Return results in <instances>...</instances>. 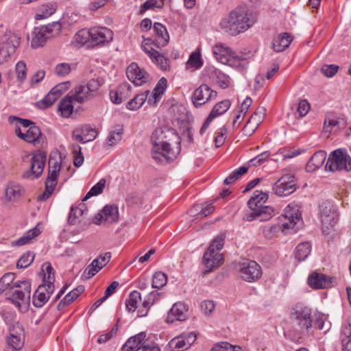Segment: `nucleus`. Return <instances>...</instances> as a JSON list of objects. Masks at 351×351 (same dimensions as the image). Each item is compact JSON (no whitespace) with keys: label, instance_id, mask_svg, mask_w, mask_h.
Segmentation results:
<instances>
[{"label":"nucleus","instance_id":"obj_1","mask_svg":"<svg viewBox=\"0 0 351 351\" xmlns=\"http://www.w3.org/2000/svg\"><path fill=\"white\" fill-rule=\"evenodd\" d=\"M152 158L158 162L175 159L180 152V137L173 130L156 129L152 135Z\"/></svg>","mask_w":351,"mask_h":351},{"label":"nucleus","instance_id":"obj_2","mask_svg":"<svg viewBox=\"0 0 351 351\" xmlns=\"http://www.w3.org/2000/svg\"><path fill=\"white\" fill-rule=\"evenodd\" d=\"M256 19L244 8H237L220 22V26L226 33L237 36L250 28Z\"/></svg>","mask_w":351,"mask_h":351},{"label":"nucleus","instance_id":"obj_3","mask_svg":"<svg viewBox=\"0 0 351 351\" xmlns=\"http://www.w3.org/2000/svg\"><path fill=\"white\" fill-rule=\"evenodd\" d=\"M281 226L277 224H267L263 228V234L265 238L271 239L282 229L286 233L287 230L293 229L302 221L300 207L295 203H291L286 206L283 214L280 217Z\"/></svg>","mask_w":351,"mask_h":351},{"label":"nucleus","instance_id":"obj_4","mask_svg":"<svg viewBox=\"0 0 351 351\" xmlns=\"http://www.w3.org/2000/svg\"><path fill=\"white\" fill-rule=\"evenodd\" d=\"M225 238V234L220 233L215 238L207 251L204 253L203 260L204 264L208 269L207 271H211L222 264L223 259L219 251L224 245Z\"/></svg>","mask_w":351,"mask_h":351},{"label":"nucleus","instance_id":"obj_5","mask_svg":"<svg viewBox=\"0 0 351 351\" xmlns=\"http://www.w3.org/2000/svg\"><path fill=\"white\" fill-rule=\"evenodd\" d=\"M312 313L311 307L302 302H298L291 307L289 318L300 330H308L312 326Z\"/></svg>","mask_w":351,"mask_h":351},{"label":"nucleus","instance_id":"obj_6","mask_svg":"<svg viewBox=\"0 0 351 351\" xmlns=\"http://www.w3.org/2000/svg\"><path fill=\"white\" fill-rule=\"evenodd\" d=\"M61 29L62 25L58 21L36 27L32 34V47L36 49L43 47L48 39L59 35Z\"/></svg>","mask_w":351,"mask_h":351},{"label":"nucleus","instance_id":"obj_7","mask_svg":"<svg viewBox=\"0 0 351 351\" xmlns=\"http://www.w3.org/2000/svg\"><path fill=\"white\" fill-rule=\"evenodd\" d=\"M12 294L9 299L19 308L22 306L26 308L31 299V282L29 280L16 281L12 287Z\"/></svg>","mask_w":351,"mask_h":351},{"label":"nucleus","instance_id":"obj_8","mask_svg":"<svg viewBox=\"0 0 351 351\" xmlns=\"http://www.w3.org/2000/svg\"><path fill=\"white\" fill-rule=\"evenodd\" d=\"M19 33L8 30L0 38V64H2L15 52L21 43Z\"/></svg>","mask_w":351,"mask_h":351},{"label":"nucleus","instance_id":"obj_9","mask_svg":"<svg viewBox=\"0 0 351 351\" xmlns=\"http://www.w3.org/2000/svg\"><path fill=\"white\" fill-rule=\"evenodd\" d=\"M325 169L330 171L351 170V158L345 149H337L329 156Z\"/></svg>","mask_w":351,"mask_h":351},{"label":"nucleus","instance_id":"obj_10","mask_svg":"<svg viewBox=\"0 0 351 351\" xmlns=\"http://www.w3.org/2000/svg\"><path fill=\"white\" fill-rule=\"evenodd\" d=\"M60 169V161L50 158L49 160V172L45 180V189L39 197V199L44 201L47 199L53 193L56 184Z\"/></svg>","mask_w":351,"mask_h":351},{"label":"nucleus","instance_id":"obj_11","mask_svg":"<svg viewBox=\"0 0 351 351\" xmlns=\"http://www.w3.org/2000/svg\"><path fill=\"white\" fill-rule=\"evenodd\" d=\"M60 169V161L50 158L49 160V172L45 180V189L39 197V199L44 201L47 199L53 193L56 184Z\"/></svg>","mask_w":351,"mask_h":351},{"label":"nucleus","instance_id":"obj_12","mask_svg":"<svg viewBox=\"0 0 351 351\" xmlns=\"http://www.w3.org/2000/svg\"><path fill=\"white\" fill-rule=\"evenodd\" d=\"M113 36L112 31L107 27L89 29V49L105 46L112 40Z\"/></svg>","mask_w":351,"mask_h":351},{"label":"nucleus","instance_id":"obj_13","mask_svg":"<svg viewBox=\"0 0 351 351\" xmlns=\"http://www.w3.org/2000/svg\"><path fill=\"white\" fill-rule=\"evenodd\" d=\"M319 210L322 232L325 234H328L339 220L338 215L330 203L321 204Z\"/></svg>","mask_w":351,"mask_h":351},{"label":"nucleus","instance_id":"obj_14","mask_svg":"<svg viewBox=\"0 0 351 351\" xmlns=\"http://www.w3.org/2000/svg\"><path fill=\"white\" fill-rule=\"evenodd\" d=\"M47 154L44 152H34L29 160V169L25 172L24 176L27 178L35 179L39 178L44 170Z\"/></svg>","mask_w":351,"mask_h":351},{"label":"nucleus","instance_id":"obj_15","mask_svg":"<svg viewBox=\"0 0 351 351\" xmlns=\"http://www.w3.org/2000/svg\"><path fill=\"white\" fill-rule=\"evenodd\" d=\"M239 276L246 282H254L262 276L261 267L254 261L243 262L239 265Z\"/></svg>","mask_w":351,"mask_h":351},{"label":"nucleus","instance_id":"obj_16","mask_svg":"<svg viewBox=\"0 0 351 351\" xmlns=\"http://www.w3.org/2000/svg\"><path fill=\"white\" fill-rule=\"evenodd\" d=\"M141 48L158 68L162 71L170 69V60L152 48L150 39L144 40Z\"/></svg>","mask_w":351,"mask_h":351},{"label":"nucleus","instance_id":"obj_17","mask_svg":"<svg viewBox=\"0 0 351 351\" xmlns=\"http://www.w3.org/2000/svg\"><path fill=\"white\" fill-rule=\"evenodd\" d=\"M197 333L184 332L173 338L168 343L171 351H183L189 349L196 341Z\"/></svg>","mask_w":351,"mask_h":351},{"label":"nucleus","instance_id":"obj_18","mask_svg":"<svg viewBox=\"0 0 351 351\" xmlns=\"http://www.w3.org/2000/svg\"><path fill=\"white\" fill-rule=\"evenodd\" d=\"M296 190L295 177L286 174L279 178L273 186V191L278 196H287Z\"/></svg>","mask_w":351,"mask_h":351},{"label":"nucleus","instance_id":"obj_19","mask_svg":"<svg viewBox=\"0 0 351 351\" xmlns=\"http://www.w3.org/2000/svg\"><path fill=\"white\" fill-rule=\"evenodd\" d=\"M217 93L206 84H201L192 95V102L195 107L206 104L208 101L215 99Z\"/></svg>","mask_w":351,"mask_h":351},{"label":"nucleus","instance_id":"obj_20","mask_svg":"<svg viewBox=\"0 0 351 351\" xmlns=\"http://www.w3.org/2000/svg\"><path fill=\"white\" fill-rule=\"evenodd\" d=\"M15 134L21 139L29 143H33L34 145H40L45 141V136L42 134L40 128L33 125L28 129L22 131L19 127L15 129Z\"/></svg>","mask_w":351,"mask_h":351},{"label":"nucleus","instance_id":"obj_21","mask_svg":"<svg viewBox=\"0 0 351 351\" xmlns=\"http://www.w3.org/2000/svg\"><path fill=\"white\" fill-rule=\"evenodd\" d=\"M95 223L97 225L108 226L117 223L119 220V210L114 205H106L103 209L95 217Z\"/></svg>","mask_w":351,"mask_h":351},{"label":"nucleus","instance_id":"obj_22","mask_svg":"<svg viewBox=\"0 0 351 351\" xmlns=\"http://www.w3.org/2000/svg\"><path fill=\"white\" fill-rule=\"evenodd\" d=\"M146 334L140 332L134 337H130L123 346V351H148L149 348L147 339H145Z\"/></svg>","mask_w":351,"mask_h":351},{"label":"nucleus","instance_id":"obj_23","mask_svg":"<svg viewBox=\"0 0 351 351\" xmlns=\"http://www.w3.org/2000/svg\"><path fill=\"white\" fill-rule=\"evenodd\" d=\"M126 75L128 80L136 86H141L149 79V74L135 62H132L128 66Z\"/></svg>","mask_w":351,"mask_h":351},{"label":"nucleus","instance_id":"obj_24","mask_svg":"<svg viewBox=\"0 0 351 351\" xmlns=\"http://www.w3.org/2000/svg\"><path fill=\"white\" fill-rule=\"evenodd\" d=\"M265 112L266 110L264 107H258L250 117L243 129V133L246 136H251L255 132L264 120Z\"/></svg>","mask_w":351,"mask_h":351},{"label":"nucleus","instance_id":"obj_25","mask_svg":"<svg viewBox=\"0 0 351 351\" xmlns=\"http://www.w3.org/2000/svg\"><path fill=\"white\" fill-rule=\"evenodd\" d=\"M167 86V80L165 77H161L155 88L151 92L145 90L144 93L147 96V102L149 106H156L161 99Z\"/></svg>","mask_w":351,"mask_h":351},{"label":"nucleus","instance_id":"obj_26","mask_svg":"<svg viewBox=\"0 0 351 351\" xmlns=\"http://www.w3.org/2000/svg\"><path fill=\"white\" fill-rule=\"evenodd\" d=\"M54 289L50 285H40L32 296V303L34 306L40 308L45 305L53 292Z\"/></svg>","mask_w":351,"mask_h":351},{"label":"nucleus","instance_id":"obj_27","mask_svg":"<svg viewBox=\"0 0 351 351\" xmlns=\"http://www.w3.org/2000/svg\"><path fill=\"white\" fill-rule=\"evenodd\" d=\"M188 308L182 302L175 303L167 315V322L173 323L176 321L183 322L187 319Z\"/></svg>","mask_w":351,"mask_h":351},{"label":"nucleus","instance_id":"obj_28","mask_svg":"<svg viewBox=\"0 0 351 351\" xmlns=\"http://www.w3.org/2000/svg\"><path fill=\"white\" fill-rule=\"evenodd\" d=\"M131 86L127 83L120 84L117 89L110 91V97L112 103L119 104L131 95Z\"/></svg>","mask_w":351,"mask_h":351},{"label":"nucleus","instance_id":"obj_29","mask_svg":"<svg viewBox=\"0 0 351 351\" xmlns=\"http://www.w3.org/2000/svg\"><path fill=\"white\" fill-rule=\"evenodd\" d=\"M212 51L215 59L220 63L226 64L234 51L225 44L219 43L213 45Z\"/></svg>","mask_w":351,"mask_h":351},{"label":"nucleus","instance_id":"obj_30","mask_svg":"<svg viewBox=\"0 0 351 351\" xmlns=\"http://www.w3.org/2000/svg\"><path fill=\"white\" fill-rule=\"evenodd\" d=\"M331 282L330 278L317 272L312 273L308 278V285L315 289L328 288L330 286Z\"/></svg>","mask_w":351,"mask_h":351},{"label":"nucleus","instance_id":"obj_31","mask_svg":"<svg viewBox=\"0 0 351 351\" xmlns=\"http://www.w3.org/2000/svg\"><path fill=\"white\" fill-rule=\"evenodd\" d=\"M268 197L269 195L267 192L256 190L252 197L248 200L247 205L249 208L252 212H254L265 207L264 204L267 201Z\"/></svg>","mask_w":351,"mask_h":351},{"label":"nucleus","instance_id":"obj_32","mask_svg":"<svg viewBox=\"0 0 351 351\" xmlns=\"http://www.w3.org/2000/svg\"><path fill=\"white\" fill-rule=\"evenodd\" d=\"M206 72L209 78L215 80L223 88L228 87L230 83V78L214 66H209L206 69Z\"/></svg>","mask_w":351,"mask_h":351},{"label":"nucleus","instance_id":"obj_33","mask_svg":"<svg viewBox=\"0 0 351 351\" xmlns=\"http://www.w3.org/2000/svg\"><path fill=\"white\" fill-rule=\"evenodd\" d=\"M274 215V209L271 206H266L256 211L252 212L247 215V219L248 221L257 219L259 221H266L271 219Z\"/></svg>","mask_w":351,"mask_h":351},{"label":"nucleus","instance_id":"obj_34","mask_svg":"<svg viewBox=\"0 0 351 351\" xmlns=\"http://www.w3.org/2000/svg\"><path fill=\"white\" fill-rule=\"evenodd\" d=\"M111 258V254L106 252L94 259L90 265H89V278L97 274Z\"/></svg>","mask_w":351,"mask_h":351},{"label":"nucleus","instance_id":"obj_35","mask_svg":"<svg viewBox=\"0 0 351 351\" xmlns=\"http://www.w3.org/2000/svg\"><path fill=\"white\" fill-rule=\"evenodd\" d=\"M72 97L66 96L62 99L58 104V110L60 112L62 117L69 118L73 113L75 106H77Z\"/></svg>","mask_w":351,"mask_h":351},{"label":"nucleus","instance_id":"obj_36","mask_svg":"<svg viewBox=\"0 0 351 351\" xmlns=\"http://www.w3.org/2000/svg\"><path fill=\"white\" fill-rule=\"evenodd\" d=\"M16 328L19 329V332L14 331V328L10 329V336L7 340L8 344L16 350L21 349L24 343V341L22 337L23 330L19 325H17Z\"/></svg>","mask_w":351,"mask_h":351},{"label":"nucleus","instance_id":"obj_37","mask_svg":"<svg viewBox=\"0 0 351 351\" xmlns=\"http://www.w3.org/2000/svg\"><path fill=\"white\" fill-rule=\"evenodd\" d=\"M293 38L288 33H282L276 36L273 41V48L277 52L286 49L291 44Z\"/></svg>","mask_w":351,"mask_h":351},{"label":"nucleus","instance_id":"obj_38","mask_svg":"<svg viewBox=\"0 0 351 351\" xmlns=\"http://www.w3.org/2000/svg\"><path fill=\"white\" fill-rule=\"evenodd\" d=\"M326 152L324 151L316 152L308 160L306 168L309 171H313L321 167L326 159Z\"/></svg>","mask_w":351,"mask_h":351},{"label":"nucleus","instance_id":"obj_39","mask_svg":"<svg viewBox=\"0 0 351 351\" xmlns=\"http://www.w3.org/2000/svg\"><path fill=\"white\" fill-rule=\"evenodd\" d=\"M41 269L43 273V283L42 285H50L54 289L55 272L51 265L48 262L45 263L42 265Z\"/></svg>","mask_w":351,"mask_h":351},{"label":"nucleus","instance_id":"obj_40","mask_svg":"<svg viewBox=\"0 0 351 351\" xmlns=\"http://www.w3.org/2000/svg\"><path fill=\"white\" fill-rule=\"evenodd\" d=\"M203 63L200 49L197 48L196 51L190 54L186 63V68L187 69L197 70L203 66Z\"/></svg>","mask_w":351,"mask_h":351},{"label":"nucleus","instance_id":"obj_41","mask_svg":"<svg viewBox=\"0 0 351 351\" xmlns=\"http://www.w3.org/2000/svg\"><path fill=\"white\" fill-rule=\"evenodd\" d=\"M41 233V230L37 225L34 228L26 232L19 239L13 241V245H24L31 243L32 240L38 236Z\"/></svg>","mask_w":351,"mask_h":351},{"label":"nucleus","instance_id":"obj_42","mask_svg":"<svg viewBox=\"0 0 351 351\" xmlns=\"http://www.w3.org/2000/svg\"><path fill=\"white\" fill-rule=\"evenodd\" d=\"M71 97H73L75 103L78 104L84 103L88 97V85L84 84L76 86Z\"/></svg>","mask_w":351,"mask_h":351},{"label":"nucleus","instance_id":"obj_43","mask_svg":"<svg viewBox=\"0 0 351 351\" xmlns=\"http://www.w3.org/2000/svg\"><path fill=\"white\" fill-rule=\"evenodd\" d=\"M153 29L156 34V42L162 46L166 45L169 42V34L165 27L161 23H156Z\"/></svg>","mask_w":351,"mask_h":351},{"label":"nucleus","instance_id":"obj_44","mask_svg":"<svg viewBox=\"0 0 351 351\" xmlns=\"http://www.w3.org/2000/svg\"><path fill=\"white\" fill-rule=\"evenodd\" d=\"M83 291V287L80 286L68 293L58 304V310H62L64 307L71 304Z\"/></svg>","mask_w":351,"mask_h":351},{"label":"nucleus","instance_id":"obj_45","mask_svg":"<svg viewBox=\"0 0 351 351\" xmlns=\"http://www.w3.org/2000/svg\"><path fill=\"white\" fill-rule=\"evenodd\" d=\"M226 64L237 69L239 71H243L246 69L247 61L245 58L238 56L234 51L230 58L228 62Z\"/></svg>","mask_w":351,"mask_h":351},{"label":"nucleus","instance_id":"obj_46","mask_svg":"<svg viewBox=\"0 0 351 351\" xmlns=\"http://www.w3.org/2000/svg\"><path fill=\"white\" fill-rule=\"evenodd\" d=\"M311 252V243L308 242H303L296 247L295 251V256L298 261H304L308 256Z\"/></svg>","mask_w":351,"mask_h":351},{"label":"nucleus","instance_id":"obj_47","mask_svg":"<svg viewBox=\"0 0 351 351\" xmlns=\"http://www.w3.org/2000/svg\"><path fill=\"white\" fill-rule=\"evenodd\" d=\"M231 106L230 101L228 99H225L217 103L212 110L210 112V115L213 118H216L218 116H220L224 114L230 108Z\"/></svg>","mask_w":351,"mask_h":351},{"label":"nucleus","instance_id":"obj_48","mask_svg":"<svg viewBox=\"0 0 351 351\" xmlns=\"http://www.w3.org/2000/svg\"><path fill=\"white\" fill-rule=\"evenodd\" d=\"M15 274L12 272H8L4 274L0 278V294L8 289L12 291V287L14 284Z\"/></svg>","mask_w":351,"mask_h":351},{"label":"nucleus","instance_id":"obj_49","mask_svg":"<svg viewBox=\"0 0 351 351\" xmlns=\"http://www.w3.org/2000/svg\"><path fill=\"white\" fill-rule=\"evenodd\" d=\"M21 195V188L19 185L9 184L5 189V199L8 201H14Z\"/></svg>","mask_w":351,"mask_h":351},{"label":"nucleus","instance_id":"obj_50","mask_svg":"<svg viewBox=\"0 0 351 351\" xmlns=\"http://www.w3.org/2000/svg\"><path fill=\"white\" fill-rule=\"evenodd\" d=\"M88 43V29L79 30L74 36L72 44L75 47L81 48Z\"/></svg>","mask_w":351,"mask_h":351},{"label":"nucleus","instance_id":"obj_51","mask_svg":"<svg viewBox=\"0 0 351 351\" xmlns=\"http://www.w3.org/2000/svg\"><path fill=\"white\" fill-rule=\"evenodd\" d=\"M56 10V6L52 3H47L42 5L39 12L36 14L35 19L36 20H41L46 19L52 15Z\"/></svg>","mask_w":351,"mask_h":351},{"label":"nucleus","instance_id":"obj_52","mask_svg":"<svg viewBox=\"0 0 351 351\" xmlns=\"http://www.w3.org/2000/svg\"><path fill=\"white\" fill-rule=\"evenodd\" d=\"M141 300V294L137 291L130 293L129 298L126 300V308L129 312H134L137 308L138 303Z\"/></svg>","mask_w":351,"mask_h":351},{"label":"nucleus","instance_id":"obj_53","mask_svg":"<svg viewBox=\"0 0 351 351\" xmlns=\"http://www.w3.org/2000/svg\"><path fill=\"white\" fill-rule=\"evenodd\" d=\"M147 96L144 93L136 95L127 104V108L130 110H136L140 108L145 102Z\"/></svg>","mask_w":351,"mask_h":351},{"label":"nucleus","instance_id":"obj_54","mask_svg":"<svg viewBox=\"0 0 351 351\" xmlns=\"http://www.w3.org/2000/svg\"><path fill=\"white\" fill-rule=\"evenodd\" d=\"M350 324L348 326H345L342 330V334L344 337H342V351H351V328Z\"/></svg>","mask_w":351,"mask_h":351},{"label":"nucleus","instance_id":"obj_55","mask_svg":"<svg viewBox=\"0 0 351 351\" xmlns=\"http://www.w3.org/2000/svg\"><path fill=\"white\" fill-rule=\"evenodd\" d=\"M167 282V275L162 271L156 272L152 278V287L160 289L166 285Z\"/></svg>","mask_w":351,"mask_h":351},{"label":"nucleus","instance_id":"obj_56","mask_svg":"<svg viewBox=\"0 0 351 351\" xmlns=\"http://www.w3.org/2000/svg\"><path fill=\"white\" fill-rule=\"evenodd\" d=\"M34 259V253L29 251L27 252L19 259L16 263V267L18 268H26L33 262Z\"/></svg>","mask_w":351,"mask_h":351},{"label":"nucleus","instance_id":"obj_57","mask_svg":"<svg viewBox=\"0 0 351 351\" xmlns=\"http://www.w3.org/2000/svg\"><path fill=\"white\" fill-rule=\"evenodd\" d=\"M88 135V127L84 126L82 128H76L73 132V138L82 143H85L88 141L86 139Z\"/></svg>","mask_w":351,"mask_h":351},{"label":"nucleus","instance_id":"obj_58","mask_svg":"<svg viewBox=\"0 0 351 351\" xmlns=\"http://www.w3.org/2000/svg\"><path fill=\"white\" fill-rule=\"evenodd\" d=\"M84 213L82 210L77 208L75 206H72L68 217V222L70 224H75Z\"/></svg>","mask_w":351,"mask_h":351},{"label":"nucleus","instance_id":"obj_59","mask_svg":"<svg viewBox=\"0 0 351 351\" xmlns=\"http://www.w3.org/2000/svg\"><path fill=\"white\" fill-rule=\"evenodd\" d=\"M212 351H243L239 346H234L228 342H221L216 344Z\"/></svg>","mask_w":351,"mask_h":351},{"label":"nucleus","instance_id":"obj_60","mask_svg":"<svg viewBox=\"0 0 351 351\" xmlns=\"http://www.w3.org/2000/svg\"><path fill=\"white\" fill-rule=\"evenodd\" d=\"M106 185V180L105 178L101 179L97 184H95L89 190V197L93 196H97L102 193Z\"/></svg>","mask_w":351,"mask_h":351},{"label":"nucleus","instance_id":"obj_61","mask_svg":"<svg viewBox=\"0 0 351 351\" xmlns=\"http://www.w3.org/2000/svg\"><path fill=\"white\" fill-rule=\"evenodd\" d=\"M216 136L215 137L214 142L216 147H220L222 146L226 139L228 135V130L225 127H223L216 132Z\"/></svg>","mask_w":351,"mask_h":351},{"label":"nucleus","instance_id":"obj_62","mask_svg":"<svg viewBox=\"0 0 351 351\" xmlns=\"http://www.w3.org/2000/svg\"><path fill=\"white\" fill-rule=\"evenodd\" d=\"M17 79L20 82H23L27 76V67L24 62L19 61L15 66Z\"/></svg>","mask_w":351,"mask_h":351},{"label":"nucleus","instance_id":"obj_63","mask_svg":"<svg viewBox=\"0 0 351 351\" xmlns=\"http://www.w3.org/2000/svg\"><path fill=\"white\" fill-rule=\"evenodd\" d=\"M122 137V130L112 131L109 133L107 138L106 143L108 146H112L118 143Z\"/></svg>","mask_w":351,"mask_h":351},{"label":"nucleus","instance_id":"obj_64","mask_svg":"<svg viewBox=\"0 0 351 351\" xmlns=\"http://www.w3.org/2000/svg\"><path fill=\"white\" fill-rule=\"evenodd\" d=\"M104 84V79L102 76H94L89 81V93L96 91Z\"/></svg>","mask_w":351,"mask_h":351}]
</instances>
